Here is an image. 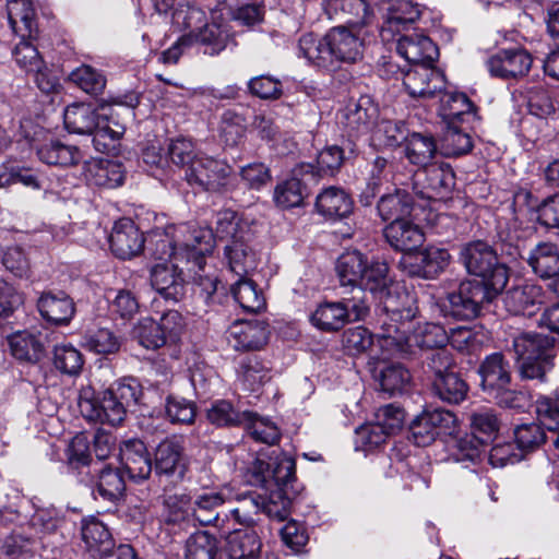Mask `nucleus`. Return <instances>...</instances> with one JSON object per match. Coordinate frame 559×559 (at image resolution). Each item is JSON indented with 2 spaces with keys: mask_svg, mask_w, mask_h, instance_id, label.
<instances>
[{
  "mask_svg": "<svg viewBox=\"0 0 559 559\" xmlns=\"http://www.w3.org/2000/svg\"><path fill=\"white\" fill-rule=\"evenodd\" d=\"M151 255L162 262L193 263L202 266L204 255L212 253L215 236L209 227L181 223L153 230L145 239Z\"/></svg>",
  "mask_w": 559,
  "mask_h": 559,
  "instance_id": "f257e3e1",
  "label": "nucleus"
},
{
  "mask_svg": "<svg viewBox=\"0 0 559 559\" xmlns=\"http://www.w3.org/2000/svg\"><path fill=\"white\" fill-rule=\"evenodd\" d=\"M383 358L393 356L407 357L416 354V348L421 350H436L444 348L448 344V332L436 323L418 325L411 335L397 325L386 326L383 321V333L377 334Z\"/></svg>",
  "mask_w": 559,
  "mask_h": 559,
  "instance_id": "f03ea898",
  "label": "nucleus"
},
{
  "mask_svg": "<svg viewBox=\"0 0 559 559\" xmlns=\"http://www.w3.org/2000/svg\"><path fill=\"white\" fill-rule=\"evenodd\" d=\"M369 314L366 293L354 288L349 296H342L338 301L320 304L310 317L311 323L324 332H335L349 322L365 320Z\"/></svg>",
  "mask_w": 559,
  "mask_h": 559,
  "instance_id": "7ed1b4c3",
  "label": "nucleus"
},
{
  "mask_svg": "<svg viewBox=\"0 0 559 559\" xmlns=\"http://www.w3.org/2000/svg\"><path fill=\"white\" fill-rule=\"evenodd\" d=\"M460 260L467 272L481 277L493 293H500L509 281L508 269L498 261L496 251L483 240L471 241L463 246Z\"/></svg>",
  "mask_w": 559,
  "mask_h": 559,
  "instance_id": "20e7f679",
  "label": "nucleus"
},
{
  "mask_svg": "<svg viewBox=\"0 0 559 559\" xmlns=\"http://www.w3.org/2000/svg\"><path fill=\"white\" fill-rule=\"evenodd\" d=\"M295 460L287 455L276 456L265 461L255 459L248 468L249 481L266 490H283L296 495Z\"/></svg>",
  "mask_w": 559,
  "mask_h": 559,
  "instance_id": "39448f33",
  "label": "nucleus"
},
{
  "mask_svg": "<svg viewBox=\"0 0 559 559\" xmlns=\"http://www.w3.org/2000/svg\"><path fill=\"white\" fill-rule=\"evenodd\" d=\"M205 13L197 7H188L183 17V24L190 29L181 36V43L198 45L203 52L210 56L221 53L229 41L228 33L216 23H204Z\"/></svg>",
  "mask_w": 559,
  "mask_h": 559,
  "instance_id": "423d86ee",
  "label": "nucleus"
},
{
  "mask_svg": "<svg viewBox=\"0 0 559 559\" xmlns=\"http://www.w3.org/2000/svg\"><path fill=\"white\" fill-rule=\"evenodd\" d=\"M186 179L205 191L226 193L234 189L233 167L223 159L200 155L186 169Z\"/></svg>",
  "mask_w": 559,
  "mask_h": 559,
  "instance_id": "0eeeda50",
  "label": "nucleus"
},
{
  "mask_svg": "<svg viewBox=\"0 0 559 559\" xmlns=\"http://www.w3.org/2000/svg\"><path fill=\"white\" fill-rule=\"evenodd\" d=\"M378 114L377 105L368 96L349 102L337 112V124L342 128L344 134L349 138L348 148L352 154L356 152L352 139L368 134L376 124Z\"/></svg>",
  "mask_w": 559,
  "mask_h": 559,
  "instance_id": "6e6552de",
  "label": "nucleus"
},
{
  "mask_svg": "<svg viewBox=\"0 0 559 559\" xmlns=\"http://www.w3.org/2000/svg\"><path fill=\"white\" fill-rule=\"evenodd\" d=\"M454 185V173L444 163L428 164L413 177V191L420 199H441L452 191Z\"/></svg>",
  "mask_w": 559,
  "mask_h": 559,
  "instance_id": "1a4fd4ad",
  "label": "nucleus"
},
{
  "mask_svg": "<svg viewBox=\"0 0 559 559\" xmlns=\"http://www.w3.org/2000/svg\"><path fill=\"white\" fill-rule=\"evenodd\" d=\"M449 313L456 319L472 320L479 314L485 302H490L489 287L484 282L467 281L460 284L457 292L448 296Z\"/></svg>",
  "mask_w": 559,
  "mask_h": 559,
  "instance_id": "9d476101",
  "label": "nucleus"
},
{
  "mask_svg": "<svg viewBox=\"0 0 559 559\" xmlns=\"http://www.w3.org/2000/svg\"><path fill=\"white\" fill-rule=\"evenodd\" d=\"M403 85L409 96L416 98H433L445 90L444 74L433 63L414 64L406 70Z\"/></svg>",
  "mask_w": 559,
  "mask_h": 559,
  "instance_id": "9b49d317",
  "label": "nucleus"
},
{
  "mask_svg": "<svg viewBox=\"0 0 559 559\" xmlns=\"http://www.w3.org/2000/svg\"><path fill=\"white\" fill-rule=\"evenodd\" d=\"M269 324L263 320H236L227 331L228 344L238 352L261 350L269 342Z\"/></svg>",
  "mask_w": 559,
  "mask_h": 559,
  "instance_id": "f8f14e48",
  "label": "nucleus"
},
{
  "mask_svg": "<svg viewBox=\"0 0 559 559\" xmlns=\"http://www.w3.org/2000/svg\"><path fill=\"white\" fill-rule=\"evenodd\" d=\"M532 63V56L522 48L501 49L486 61L490 75L502 80H519L525 76Z\"/></svg>",
  "mask_w": 559,
  "mask_h": 559,
  "instance_id": "ddd939ff",
  "label": "nucleus"
},
{
  "mask_svg": "<svg viewBox=\"0 0 559 559\" xmlns=\"http://www.w3.org/2000/svg\"><path fill=\"white\" fill-rule=\"evenodd\" d=\"M185 262H160L151 270V285L165 299L180 301L186 294Z\"/></svg>",
  "mask_w": 559,
  "mask_h": 559,
  "instance_id": "4468645a",
  "label": "nucleus"
},
{
  "mask_svg": "<svg viewBox=\"0 0 559 559\" xmlns=\"http://www.w3.org/2000/svg\"><path fill=\"white\" fill-rule=\"evenodd\" d=\"M79 407L87 420L111 426L120 425L128 412L109 389L103 392L100 399L81 397Z\"/></svg>",
  "mask_w": 559,
  "mask_h": 559,
  "instance_id": "2eb2a0df",
  "label": "nucleus"
},
{
  "mask_svg": "<svg viewBox=\"0 0 559 559\" xmlns=\"http://www.w3.org/2000/svg\"><path fill=\"white\" fill-rule=\"evenodd\" d=\"M333 61L355 63L362 58L364 39L360 28L336 26L326 33Z\"/></svg>",
  "mask_w": 559,
  "mask_h": 559,
  "instance_id": "dca6fc26",
  "label": "nucleus"
},
{
  "mask_svg": "<svg viewBox=\"0 0 559 559\" xmlns=\"http://www.w3.org/2000/svg\"><path fill=\"white\" fill-rule=\"evenodd\" d=\"M228 496L223 491L204 490L191 499L192 518L201 525H213L222 530L227 527L221 509L227 503Z\"/></svg>",
  "mask_w": 559,
  "mask_h": 559,
  "instance_id": "f3484780",
  "label": "nucleus"
},
{
  "mask_svg": "<svg viewBox=\"0 0 559 559\" xmlns=\"http://www.w3.org/2000/svg\"><path fill=\"white\" fill-rule=\"evenodd\" d=\"M451 255L448 250L439 247H427L417 253L413 260L404 259L400 262L403 270L413 277L435 278L450 263Z\"/></svg>",
  "mask_w": 559,
  "mask_h": 559,
  "instance_id": "a211bd4d",
  "label": "nucleus"
},
{
  "mask_svg": "<svg viewBox=\"0 0 559 559\" xmlns=\"http://www.w3.org/2000/svg\"><path fill=\"white\" fill-rule=\"evenodd\" d=\"M506 310L514 316H533L545 301L542 286L533 283H524L508 289L503 295Z\"/></svg>",
  "mask_w": 559,
  "mask_h": 559,
  "instance_id": "6ab92c4d",
  "label": "nucleus"
},
{
  "mask_svg": "<svg viewBox=\"0 0 559 559\" xmlns=\"http://www.w3.org/2000/svg\"><path fill=\"white\" fill-rule=\"evenodd\" d=\"M384 313L380 318L381 332L383 333V321L386 326L397 325L403 329L405 322L413 320L418 312L416 297L407 290L388 292L383 300Z\"/></svg>",
  "mask_w": 559,
  "mask_h": 559,
  "instance_id": "aec40b11",
  "label": "nucleus"
},
{
  "mask_svg": "<svg viewBox=\"0 0 559 559\" xmlns=\"http://www.w3.org/2000/svg\"><path fill=\"white\" fill-rule=\"evenodd\" d=\"M145 239L131 219L118 221L109 236L112 253L122 260L130 259L144 248Z\"/></svg>",
  "mask_w": 559,
  "mask_h": 559,
  "instance_id": "412c9836",
  "label": "nucleus"
},
{
  "mask_svg": "<svg viewBox=\"0 0 559 559\" xmlns=\"http://www.w3.org/2000/svg\"><path fill=\"white\" fill-rule=\"evenodd\" d=\"M227 503L230 504L228 511L224 513L226 526L235 527L251 526L257 522V518L262 513L263 497L255 492H243L235 497L228 496Z\"/></svg>",
  "mask_w": 559,
  "mask_h": 559,
  "instance_id": "4be33fe9",
  "label": "nucleus"
},
{
  "mask_svg": "<svg viewBox=\"0 0 559 559\" xmlns=\"http://www.w3.org/2000/svg\"><path fill=\"white\" fill-rule=\"evenodd\" d=\"M83 169L85 180L92 186L114 189L124 180L123 167L115 160L92 158L84 160Z\"/></svg>",
  "mask_w": 559,
  "mask_h": 559,
  "instance_id": "5701e85b",
  "label": "nucleus"
},
{
  "mask_svg": "<svg viewBox=\"0 0 559 559\" xmlns=\"http://www.w3.org/2000/svg\"><path fill=\"white\" fill-rule=\"evenodd\" d=\"M396 50L412 66L433 63L438 57L437 46L429 37L420 33L401 36L396 44Z\"/></svg>",
  "mask_w": 559,
  "mask_h": 559,
  "instance_id": "b1692460",
  "label": "nucleus"
},
{
  "mask_svg": "<svg viewBox=\"0 0 559 559\" xmlns=\"http://www.w3.org/2000/svg\"><path fill=\"white\" fill-rule=\"evenodd\" d=\"M383 235L393 249L402 252L413 251L419 248L425 241L423 229L406 218L390 222V224L384 227Z\"/></svg>",
  "mask_w": 559,
  "mask_h": 559,
  "instance_id": "393cba45",
  "label": "nucleus"
},
{
  "mask_svg": "<svg viewBox=\"0 0 559 559\" xmlns=\"http://www.w3.org/2000/svg\"><path fill=\"white\" fill-rule=\"evenodd\" d=\"M120 460L129 477L134 480H144L152 473V462L143 441L131 439L120 448Z\"/></svg>",
  "mask_w": 559,
  "mask_h": 559,
  "instance_id": "a878e982",
  "label": "nucleus"
},
{
  "mask_svg": "<svg viewBox=\"0 0 559 559\" xmlns=\"http://www.w3.org/2000/svg\"><path fill=\"white\" fill-rule=\"evenodd\" d=\"M225 551L229 559H261L262 543L255 532L240 531L227 526Z\"/></svg>",
  "mask_w": 559,
  "mask_h": 559,
  "instance_id": "bb28decb",
  "label": "nucleus"
},
{
  "mask_svg": "<svg viewBox=\"0 0 559 559\" xmlns=\"http://www.w3.org/2000/svg\"><path fill=\"white\" fill-rule=\"evenodd\" d=\"M250 231L234 238L230 243L225 246V257L229 269L239 277L247 276L258 266V258L254 250L249 246Z\"/></svg>",
  "mask_w": 559,
  "mask_h": 559,
  "instance_id": "cd10ccee",
  "label": "nucleus"
},
{
  "mask_svg": "<svg viewBox=\"0 0 559 559\" xmlns=\"http://www.w3.org/2000/svg\"><path fill=\"white\" fill-rule=\"evenodd\" d=\"M185 472L186 462L181 442L177 439L162 441L155 451V473L165 476L178 474L182 477Z\"/></svg>",
  "mask_w": 559,
  "mask_h": 559,
  "instance_id": "c85d7f7f",
  "label": "nucleus"
},
{
  "mask_svg": "<svg viewBox=\"0 0 559 559\" xmlns=\"http://www.w3.org/2000/svg\"><path fill=\"white\" fill-rule=\"evenodd\" d=\"M86 549L95 559L112 554L115 544L107 526L95 518L84 520L81 528Z\"/></svg>",
  "mask_w": 559,
  "mask_h": 559,
  "instance_id": "c756f323",
  "label": "nucleus"
},
{
  "mask_svg": "<svg viewBox=\"0 0 559 559\" xmlns=\"http://www.w3.org/2000/svg\"><path fill=\"white\" fill-rule=\"evenodd\" d=\"M40 314L55 324H67L75 313L73 300L64 292L44 293L37 302Z\"/></svg>",
  "mask_w": 559,
  "mask_h": 559,
  "instance_id": "7c9ffc66",
  "label": "nucleus"
},
{
  "mask_svg": "<svg viewBox=\"0 0 559 559\" xmlns=\"http://www.w3.org/2000/svg\"><path fill=\"white\" fill-rule=\"evenodd\" d=\"M316 209L326 218H343L352 213L353 201L344 189L331 186L317 195Z\"/></svg>",
  "mask_w": 559,
  "mask_h": 559,
  "instance_id": "2f4dec72",
  "label": "nucleus"
},
{
  "mask_svg": "<svg viewBox=\"0 0 559 559\" xmlns=\"http://www.w3.org/2000/svg\"><path fill=\"white\" fill-rule=\"evenodd\" d=\"M7 11L14 33L29 38L37 34L36 11L32 0H7Z\"/></svg>",
  "mask_w": 559,
  "mask_h": 559,
  "instance_id": "473e14b6",
  "label": "nucleus"
},
{
  "mask_svg": "<svg viewBox=\"0 0 559 559\" xmlns=\"http://www.w3.org/2000/svg\"><path fill=\"white\" fill-rule=\"evenodd\" d=\"M414 206L412 193L405 189H395L383 194L378 203L377 211L382 221L396 222L411 215Z\"/></svg>",
  "mask_w": 559,
  "mask_h": 559,
  "instance_id": "72a5a7b5",
  "label": "nucleus"
},
{
  "mask_svg": "<svg viewBox=\"0 0 559 559\" xmlns=\"http://www.w3.org/2000/svg\"><path fill=\"white\" fill-rule=\"evenodd\" d=\"M162 519L166 525L173 528H187L194 521L191 498L185 493L166 496L163 500Z\"/></svg>",
  "mask_w": 559,
  "mask_h": 559,
  "instance_id": "f704fd0d",
  "label": "nucleus"
},
{
  "mask_svg": "<svg viewBox=\"0 0 559 559\" xmlns=\"http://www.w3.org/2000/svg\"><path fill=\"white\" fill-rule=\"evenodd\" d=\"M554 337L536 333V332H523L514 336L512 347L515 354V359L528 358V356H536L542 358L551 356Z\"/></svg>",
  "mask_w": 559,
  "mask_h": 559,
  "instance_id": "c9c22d12",
  "label": "nucleus"
},
{
  "mask_svg": "<svg viewBox=\"0 0 559 559\" xmlns=\"http://www.w3.org/2000/svg\"><path fill=\"white\" fill-rule=\"evenodd\" d=\"M533 194L527 190H520L514 194V204L522 207L536 209L537 221L549 228H559V191L543 200L539 204H532Z\"/></svg>",
  "mask_w": 559,
  "mask_h": 559,
  "instance_id": "e433bc0d",
  "label": "nucleus"
},
{
  "mask_svg": "<svg viewBox=\"0 0 559 559\" xmlns=\"http://www.w3.org/2000/svg\"><path fill=\"white\" fill-rule=\"evenodd\" d=\"M440 96L441 115L447 123L471 122L475 118V105L463 93H447Z\"/></svg>",
  "mask_w": 559,
  "mask_h": 559,
  "instance_id": "4c0bfd02",
  "label": "nucleus"
},
{
  "mask_svg": "<svg viewBox=\"0 0 559 559\" xmlns=\"http://www.w3.org/2000/svg\"><path fill=\"white\" fill-rule=\"evenodd\" d=\"M527 263L533 272L542 278L559 274V247L552 242H539L531 250Z\"/></svg>",
  "mask_w": 559,
  "mask_h": 559,
  "instance_id": "58836bf2",
  "label": "nucleus"
},
{
  "mask_svg": "<svg viewBox=\"0 0 559 559\" xmlns=\"http://www.w3.org/2000/svg\"><path fill=\"white\" fill-rule=\"evenodd\" d=\"M38 158L50 166L69 167L83 160V154L76 146L51 140L37 148Z\"/></svg>",
  "mask_w": 559,
  "mask_h": 559,
  "instance_id": "ea45409f",
  "label": "nucleus"
},
{
  "mask_svg": "<svg viewBox=\"0 0 559 559\" xmlns=\"http://www.w3.org/2000/svg\"><path fill=\"white\" fill-rule=\"evenodd\" d=\"M99 115L87 104L69 105L63 114L64 127L71 133L92 134L97 128Z\"/></svg>",
  "mask_w": 559,
  "mask_h": 559,
  "instance_id": "a19ab883",
  "label": "nucleus"
},
{
  "mask_svg": "<svg viewBox=\"0 0 559 559\" xmlns=\"http://www.w3.org/2000/svg\"><path fill=\"white\" fill-rule=\"evenodd\" d=\"M479 374L484 390L489 392L500 385H508L511 380L509 364L501 353L487 356L479 366Z\"/></svg>",
  "mask_w": 559,
  "mask_h": 559,
  "instance_id": "79ce46f5",
  "label": "nucleus"
},
{
  "mask_svg": "<svg viewBox=\"0 0 559 559\" xmlns=\"http://www.w3.org/2000/svg\"><path fill=\"white\" fill-rule=\"evenodd\" d=\"M366 261L367 258L357 250L346 251L337 259L336 272L340 283L343 287H350L349 293L354 287H358Z\"/></svg>",
  "mask_w": 559,
  "mask_h": 559,
  "instance_id": "37998d69",
  "label": "nucleus"
},
{
  "mask_svg": "<svg viewBox=\"0 0 559 559\" xmlns=\"http://www.w3.org/2000/svg\"><path fill=\"white\" fill-rule=\"evenodd\" d=\"M248 409L236 407L228 400H217L206 411L207 420L216 427H242Z\"/></svg>",
  "mask_w": 559,
  "mask_h": 559,
  "instance_id": "c03bdc74",
  "label": "nucleus"
},
{
  "mask_svg": "<svg viewBox=\"0 0 559 559\" xmlns=\"http://www.w3.org/2000/svg\"><path fill=\"white\" fill-rule=\"evenodd\" d=\"M432 391L442 401L459 404L465 400L468 391L467 383L453 371L432 379Z\"/></svg>",
  "mask_w": 559,
  "mask_h": 559,
  "instance_id": "a18cd8bd",
  "label": "nucleus"
},
{
  "mask_svg": "<svg viewBox=\"0 0 559 559\" xmlns=\"http://www.w3.org/2000/svg\"><path fill=\"white\" fill-rule=\"evenodd\" d=\"M437 152L431 135L414 132L405 141V156L414 165L426 166Z\"/></svg>",
  "mask_w": 559,
  "mask_h": 559,
  "instance_id": "49530a36",
  "label": "nucleus"
},
{
  "mask_svg": "<svg viewBox=\"0 0 559 559\" xmlns=\"http://www.w3.org/2000/svg\"><path fill=\"white\" fill-rule=\"evenodd\" d=\"M11 354L19 360L37 362L44 353L40 340L28 332H17L9 337Z\"/></svg>",
  "mask_w": 559,
  "mask_h": 559,
  "instance_id": "de8ad7c7",
  "label": "nucleus"
},
{
  "mask_svg": "<svg viewBox=\"0 0 559 559\" xmlns=\"http://www.w3.org/2000/svg\"><path fill=\"white\" fill-rule=\"evenodd\" d=\"M298 47L300 55L317 67L328 68L333 63L326 35L317 39L312 34H305L299 38Z\"/></svg>",
  "mask_w": 559,
  "mask_h": 559,
  "instance_id": "09e8293b",
  "label": "nucleus"
},
{
  "mask_svg": "<svg viewBox=\"0 0 559 559\" xmlns=\"http://www.w3.org/2000/svg\"><path fill=\"white\" fill-rule=\"evenodd\" d=\"M231 294L239 306L248 312H259L265 307V299L257 284L246 276L233 285Z\"/></svg>",
  "mask_w": 559,
  "mask_h": 559,
  "instance_id": "8fccbe9b",
  "label": "nucleus"
},
{
  "mask_svg": "<svg viewBox=\"0 0 559 559\" xmlns=\"http://www.w3.org/2000/svg\"><path fill=\"white\" fill-rule=\"evenodd\" d=\"M238 378L249 391H257L271 379L270 368L257 356L247 357L238 367Z\"/></svg>",
  "mask_w": 559,
  "mask_h": 559,
  "instance_id": "3c124183",
  "label": "nucleus"
},
{
  "mask_svg": "<svg viewBox=\"0 0 559 559\" xmlns=\"http://www.w3.org/2000/svg\"><path fill=\"white\" fill-rule=\"evenodd\" d=\"M242 428L247 430L252 439L269 445L275 444L281 438L278 427L272 420L260 416L255 412H248Z\"/></svg>",
  "mask_w": 559,
  "mask_h": 559,
  "instance_id": "603ef678",
  "label": "nucleus"
},
{
  "mask_svg": "<svg viewBox=\"0 0 559 559\" xmlns=\"http://www.w3.org/2000/svg\"><path fill=\"white\" fill-rule=\"evenodd\" d=\"M126 490L124 478L119 468L106 466L99 471L96 492L110 502L118 500Z\"/></svg>",
  "mask_w": 559,
  "mask_h": 559,
  "instance_id": "864d4df0",
  "label": "nucleus"
},
{
  "mask_svg": "<svg viewBox=\"0 0 559 559\" xmlns=\"http://www.w3.org/2000/svg\"><path fill=\"white\" fill-rule=\"evenodd\" d=\"M388 160L384 157L377 156L370 164L369 175L365 188L359 194V203L364 206H370L374 198L380 192L383 181L386 179Z\"/></svg>",
  "mask_w": 559,
  "mask_h": 559,
  "instance_id": "5fc2aeb1",
  "label": "nucleus"
},
{
  "mask_svg": "<svg viewBox=\"0 0 559 559\" xmlns=\"http://www.w3.org/2000/svg\"><path fill=\"white\" fill-rule=\"evenodd\" d=\"M473 147L471 135L459 128L457 123H448L441 138V151L445 156H460Z\"/></svg>",
  "mask_w": 559,
  "mask_h": 559,
  "instance_id": "6e6d98bb",
  "label": "nucleus"
},
{
  "mask_svg": "<svg viewBox=\"0 0 559 559\" xmlns=\"http://www.w3.org/2000/svg\"><path fill=\"white\" fill-rule=\"evenodd\" d=\"M556 401L540 396L536 401V413L540 425L555 435L554 444L559 449V389L556 390Z\"/></svg>",
  "mask_w": 559,
  "mask_h": 559,
  "instance_id": "4d7b16f0",
  "label": "nucleus"
},
{
  "mask_svg": "<svg viewBox=\"0 0 559 559\" xmlns=\"http://www.w3.org/2000/svg\"><path fill=\"white\" fill-rule=\"evenodd\" d=\"M378 380L381 390L392 395L406 389L411 382V373L401 364H389L381 368Z\"/></svg>",
  "mask_w": 559,
  "mask_h": 559,
  "instance_id": "13d9d810",
  "label": "nucleus"
},
{
  "mask_svg": "<svg viewBox=\"0 0 559 559\" xmlns=\"http://www.w3.org/2000/svg\"><path fill=\"white\" fill-rule=\"evenodd\" d=\"M389 266L383 261H366V267L362 271L361 280L357 288L370 290L371 293H383L388 285Z\"/></svg>",
  "mask_w": 559,
  "mask_h": 559,
  "instance_id": "bf43d9fd",
  "label": "nucleus"
},
{
  "mask_svg": "<svg viewBox=\"0 0 559 559\" xmlns=\"http://www.w3.org/2000/svg\"><path fill=\"white\" fill-rule=\"evenodd\" d=\"M52 361L60 372L70 376L79 374L84 364L81 352L67 343L55 346Z\"/></svg>",
  "mask_w": 559,
  "mask_h": 559,
  "instance_id": "052dcab7",
  "label": "nucleus"
},
{
  "mask_svg": "<svg viewBox=\"0 0 559 559\" xmlns=\"http://www.w3.org/2000/svg\"><path fill=\"white\" fill-rule=\"evenodd\" d=\"M469 424L472 435L487 443L499 430V420L490 408H481L471 413Z\"/></svg>",
  "mask_w": 559,
  "mask_h": 559,
  "instance_id": "680f3d73",
  "label": "nucleus"
},
{
  "mask_svg": "<svg viewBox=\"0 0 559 559\" xmlns=\"http://www.w3.org/2000/svg\"><path fill=\"white\" fill-rule=\"evenodd\" d=\"M69 79L87 94L98 95L106 87V78L91 66H81L73 70Z\"/></svg>",
  "mask_w": 559,
  "mask_h": 559,
  "instance_id": "e2e57ef3",
  "label": "nucleus"
},
{
  "mask_svg": "<svg viewBox=\"0 0 559 559\" xmlns=\"http://www.w3.org/2000/svg\"><path fill=\"white\" fill-rule=\"evenodd\" d=\"M332 5L346 14L352 27L355 28L368 25L373 16L366 0H332Z\"/></svg>",
  "mask_w": 559,
  "mask_h": 559,
  "instance_id": "0e129e2a",
  "label": "nucleus"
},
{
  "mask_svg": "<svg viewBox=\"0 0 559 559\" xmlns=\"http://www.w3.org/2000/svg\"><path fill=\"white\" fill-rule=\"evenodd\" d=\"M84 346L95 354L109 355L119 350L121 342L112 331L104 328L86 333Z\"/></svg>",
  "mask_w": 559,
  "mask_h": 559,
  "instance_id": "69168bd1",
  "label": "nucleus"
},
{
  "mask_svg": "<svg viewBox=\"0 0 559 559\" xmlns=\"http://www.w3.org/2000/svg\"><path fill=\"white\" fill-rule=\"evenodd\" d=\"M132 335L146 349H157L166 344L160 326L152 318L141 319L134 325Z\"/></svg>",
  "mask_w": 559,
  "mask_h": 559,
  "instance_id": "338daca9",
  "label": "nucleus"
},
{
  "mask_svg": "<svg viewBox=\"0 0 559 559\" xmlns=\"http://www.w3.org/2000/svg\"><path fill=\"white\" fill-rule=\"evenodd\" d=\"M217 550L215 537L205 531L192 534L186 543V559H214Z\"/></svg>",
  "mask_w": 559,
  "mask_h": 559,
  "instance_id": "774afa93",
  "label": "nucleus"
}]
</instances>
